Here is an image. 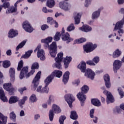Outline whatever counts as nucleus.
I'll use <instances>...</instances> for the list:
<instances>
[{
	"instance_id": "nucleus-1",
	"label": "nucleus",
	"mask_w": 124,
	"mask_h": 124,
	"mask_svg": "<svg viewBox=\"0 0 124 124\" xmlns=\"http://www.w3.org/2000/svg\"><path fill=\"white\" fill-rule=\"evenodd\" d=\"M119 13L120 14H123L124 16L121 20L118 21L115 24V23L113 24V25L115 26L113 29V31H117L119 34V36H122V34L124 32V29H123L124 25V8H120L119 10Z\"/></svg>"
},
{
	"instance_id": "nucleus-2",
	"label": "nucleus",
	"mask_w": 124,
	"mask_h": 124,
	"mask_svg": "<svg viewBox=\"0 0 124 124\" xmlns=\"http://www.w3.org/2000/svg\"><path fill=\"white\" fill-rule=\"evenodd\" d=\"M41 75V72L39 71L34 78L31 85V90L32 91H35V90H36V92L39 93H42V86H38V85H39V79H40Z\"/></svg>"
},
{
	"instance_id": "nucleus-3",
	"label": "nucleus",
	"mask_w": 124,
	"mask_h": 124,
	"mask_svg": "<svg viewBox=\"0 0 124 124\" xmlns=\"http://www.w3.org/2000/svg\"><path fill=\"white\" fill-rule=\"evenodd\" d=\"M54 113L55 114H60L62 113V109L58 105L53 104L52 107V109L49 111V118L50 122H53L54 119Z\"/></svg>"
},
{
	"instance_id": "nucleus-4",
	"label": "nucleus",
	"mask_w": 124,
	"mask_h": 124,
	"mask_svg": "<svg viewBox=\"0 0 124 124\" xmlns=\"http://www.w3.org/2000/svg\"><path fill=\"white\" fill-rule=\"evenodd\" d=\"M97 48V44H93L92 43H88L83 46L84 53H91Z\"/></svg>"
},
{
	"instance_id": "nucleus-5",
	"label": "nucleus",
	"mask_w": 124,
	"mask_h": 124,
	"mask_svg": "<svg viewBox=\"0 0 124 124\" xmlns=\"http://www.w3.org/2000/svg\"><path fill=\"white\" fill-rule=\"evenodd\" d=\"M62 57H63V53L60 52L57 55V57L55 59L56 62L53 65L58 69H62Z\"/></svg>"
},
{
	"instance_id": "nucleus-6",
	"label": "nucleus",
	"mask_w": 124,
	"mask_h": 124,
	"mask_svg": "<svg viewBox=\"0 0 124 124\" xmlns=\"http://www.w3.org/2000/svg\"><path fill=\"white\" fill-rule=\"evenodd\" d=\"M41 48V45H39L37 46V48L34 50V53H36V51H38L37 53V56L38 58H40L41 61H44L46 59L45 57V53L43 49H40Z\"/></svg>"
},
{
	"instance_id": "nucleus-7",
	"label": "nucleus",
	"mask_w": 124,
	"mask_h": 124,
	"mask_svg": "<svg viewBox=\"0 0 124 124\" xmlns=\"http://www.w3.org/2000/svg\"><path fill=\"white\" fill-rule=\"evenodd\" d=\"M64 98L66 102L69 105V107H72V103L75 101V97L72 94H66L64 96Z\"/></svg>"
},
{
	"instance_id": "nucleus-8",
	"label": "nucleus",
	"mask_w": 124,
	"mask_h": 124,
	"mask_svg": "<svg viewBox=\"0 0 124 124\" xmlns=\"http://www.w3.org/2000/svg\"><path fill=\"white\" fill-rule=\"evenodd\" d=\"M59 6L64 11H69L71 9V4L64 1L60 2Z\"/></svg>"
},
{
	"instance_id": "nucleus-9",
	"label": "nucleus",
	"mask_w": 124,
	"mask_h": 124,
	"mask_svg": "<svg viewBox=\"0 0 124 124\" xmlns=\"http://www.w3.org/2000/svg\"><path fill=\"white\" fill-rule=\"evenodd\" d=\"M64 33V29H62V38L63 41H67V43H69L71 41H73V38L70 37V35L69 33L66 32L65 34Z\"/></svg>"
},
{
	"instance_id": "nucleus-10",
	"label": "nucleus",
	"mask_w": 124,
	"mask_h": 124,
	"mask_svg": "<svg viewBox=\"0 0 124 124\" xmlns=\"http://www.w3.org/2000/svg\"><path fill=\"white\" fill-rule=\"evenodd\" d=\"M77 96L80 102L81 106L83 107L85 105V101L87 99V96L82 92H79L77 94Z\"/></svg>"
},
{
	"instance_id": "nucleus-11",
	"label": "nucleus",
	"mask_w": 124,
	"mask_h": 124,
	"mask_svg": "<svg viewBox=\"0 0 124 124\" xmlns=\"http://www.w3.org/2000/svg\"><path fill=\"white\" fill-rule=\"evenodd\" d=\"M103 93L107 95V102L108 104H109V103H113V102L115 101L114 97L111 93L108 92L107 90H104Z\"/></svg>"
},
{
	"instance_id": "nucleus-12",
	"label": "nucleus",
	"mask_w": 124,
	"mask_h": 124,
	"mask_svg": "<svg viewBox=\"0 0 124 124\" xmlns=\"http://www.w3.org/2000/svg\"><path fill=\"white\" fill-rule=\"evenodd\" d=\"M122 63L123 62L119 60H115L113 62V70L114 73H117V71H118V70H119V69H120V68H121V67H122Z\"/></svg>"
},
{
	"instance_id": "nucleus-13",
	"label": "nucleus",
	"mask_w": 124,
	"mask_h": 124,
	"mask_svg": "<svg viewBox=\"0 0 124 124\" xmlns=\"http://www.w3.org/2000/svg\"><path fill=\"white\" fill-rule=\"evenodd\" d=\"M22 27L25 31H27V32H32L33 31V28L31 27V25L28 21H24L23 23Z\"/></svg>"
},
{
	"instance_id": "nucleus-14",
	"label": "nucleus",
	"mask_w": 124,
	"mask_h": 124,
	"mask_svg": "<svg viewBox=\"0 0 124 124\" xmlns=\"http://www.w3.org/2000/svg\"><path fill=\"white\" fill-rule=\"evenodd\" d=\"M103 10V7H101L98 9V10L94 11L92 15V20H97L98 19L99 17L100 16V13L101 10Z\"/></svg>"
},
{
	"instance_id": "nucleus-15",
	"label": "nucleus",
	"mask_w": 124,
	"mask_h": 124,
	"mask_svg": "<svg viewBox=\"0 0 124 124\" xmlns=\"http://www.w3.org/2000/svg\"><path fill=\"white\" fill-rule=\"evenodd\" d=\"M85 76L88 78H90L91 80H93L95 76V73L91 69H87L85 71Z\"/></svg>"
},
{
	"instance_id": "nucleus-16",
	"label": "nucleus",
	"mask_w": 124,
	"mask_h": 124,
	"mask_svg": "<svg viewBox=\"0 0 124 124\" xmlns=\"http://www.w3.org/2000/svg\"><path fill=\"white\" fill-rule=\"evenodd\" d=\"M17 2L15 3L14 6H11L9 8L6 10V14H11L17 12Z\"/></svg>"
},
{
	"instance_id": "nucleus-17",
	"label": "nucleus",
	"mask_w": 124,
	"mask_h": 124,
	"mask_svg": "<svg viewBox=\"0 0 124 124\" xmlns=\"http://www.w3.org/2000/svg\"><path fill=\"white\" fill-rule=\"evenodd\" d=\"M105 85L107 89L111 88V82H110V76L107 74L104 76Z\"/></svg>"
},
{
	"instance_id": "nucleus-18",
	"label": "nucleus",
	"mask_w": 124,
	"mask_h": 124,
	"mask_svg": "<svg viewBox=\"0 0 124 124\" xmlns=\"http://www.w3.org/2000/svg\"><path fill=\"white\" fill-rule=\"evenodd\" d=\"M38 68V63H33L31 66V70L30 73L26 75V78H29L30 76L32 75L35 72V69Z\"/></svg>"
},
{
	"instance_id": "nucleus-19",
	"label": "nucleus",
	"mask_w": 124,
	"mask_h": 124,
	"mask_svg": "<svg viewBox=\"0 0 124 124\" xmlns=\"http://www.w3.org/2000/svg\"><path fill=\"white\" fill-rule=\"evenodd\" d=\"M3 88L9 92L10 93H13V92H14V88L11 83H5L3 85Z\"/></svg>"
},
{
	"instance_id": "nucleus-20",
	"label": "nucleus",
	"mask_w": 124,
	"mask_h": 124,
	"mask_svg": "<svg viewBox=\"0 0 124 124\" xmlns=\"http://www.w3.org/2000/svg\"><path fill=\"white\" fill-rule=\"evenodd\" d=\"M79 30L84 32H90L92 31L93 29L88 25H83L82 27L79 28Z\"/></svg>"
},
{
	"instance_id": "nucleus-21",
	"label": "nucleus",
	"mask_w": 124,
	"mask_h": 124,
	"mask_svg": "<svg viewBox=\"0 0 124 124\" xmlns=\"http://www.w3.org/2000/svg\"><path fill=\"white\" fill-rule=\"evenodd\" d=\"M8 35L9 38H14V37L18 35V31L14 29H11L9 31Z\"/></svg>"
},
{
	"instance_id": "nucleus-22",
	"label": "nucleus",
	"mask_w": 124,
	"mask_h": 124,
	"mask_svg": "<svg viewBox=\"0 0 124 124\" xmlns=\"http://www.w3.org/2000/svg\"><path fill=\"white\" fill-rule=\"evenodd\" d=\"M29 70V67H24L20 72V74L19 75V78L22 80V79H24V77H25V75L28 73V70Z\"/></svg>"
},
{
	"instance_id": "nucleus-23",
	"label": "nucleus",
	"mask_w": 124,
	"mask_h": 124,
	"mask_svg": "<svg viewBox=\"0 0 124 124\" xmlns=\"http://www.w3.org/2000/svg\"><path fill=\"white\" fill-rule=\"evenodd\" d=\"M70 73L69 71H66L63 75L62 82L64 85H66L69 80V75Z\"/></svg>"
},
{
	"instance_id": "nucleus-24",
	"label": "nucleus",
	"mask_w": 124,
	"mask_h": 124,
	"mask_svg": "<svg viewBox=\"0 0 124 124\" xmlns=\"http://www.w3.org/2000/svg\"><path fill=\"white\" fill-rule=\"evenodd\" d=\"M53 79L54 76L53 75L51 74L49 75L44 80L45 84L46 85V86H49L52 83Z\"/></svg>"
},
{
	"instance_id": "nucleus-25",
	"label": "nucleus",
	"mask_w": 124,
	"mask_h": 124,
	"mask_svg": "<svg viewBox=\"0 0 124 124\" xmlns=\"http://www.w3.org/2000/svg\"><path fill=\"white\" fill-rule=\"evenodd\" d=\"M78 68L81 70V72L83 73L86 72V68H87V65L86 62H81L78 66Z\"/></svg>"
},
{
	"instance_id": "nucleus-26",
	"label": "nucleus",
	"mask_w": 124,
	"mask_h": 124,
	"mask_svg": "<svg viewBox=\"0 0 124 124\" xmlns=\"http://www.w3.org/2000/svg\"><path fill=\"white\" fill-rule=\"evenodd\" d=\"M52 40H53V38L52 37H48L46 39H42L41 42L42 43L46 44L45 46L47 48L49 47V43H51Z\"/></svg>"
},
{
	"instance_id": "nucleus-27",
	"label": "nucleus",
	"mask_w": 124,
	"mask_h": 124,
	"mask_svg": "<svg viewBox=\"0 0 124 124\" xmlns=\"http://www.w3.org/2000/svg\"><path fill=\"white\" fill-rule=\"evenodd\" d=\"M0 98L3 102H7V98L5 96L4 91L1 87H0Z\"/></svg>"
},
{
	"instance_id": "nucleus-28",
	"label": "nucleus",
	"mask_w": 124,
	"mask_h": 124,
	"mask_svg": "<svg viewBox=\"0 0 124 124\" xmlns=\"http://www.w3.org/2000/svg\"><path fill=\"white\" fill-rule=\"evenodd\" d=\"M72 60V58H71L70 56H67L64 58L63 62L65 68H67V67H68L69 63H70Z\"/></svg>"
},
{
	"instance_id": "nucleus-29",
	"label": "nucleus",
	"mask_w": 124,
	"mask_h": 124,
	"mask_svg": "<svg viewBox=\"0 0 124 124\" xmlns=\"http://www.w3.org/2000/svg\"><path fill=\"white\" fill-rule=\"evenodd\" d=\"M81 17H82V13H78L75 15L74 19L76 25H78V24H80V19H81Z\"/></svg>"
},
{
	"instance_id": "nucleus-30",
	"label": "nucleus",
	"mask_w": 124,
	"mask_h": 124,
	"mask_svg": "<svg viewBox=\"0 0 124 124\" xmlns=\"http://www.w3.org/2000/svg\"><path fill=\"white\" fill-rule=\"evenodd\" d=\"M28 96H25L23 97V98L21 99H20L18 101V105L21 107V108H23L24 107V104L26 103V102L28 100Z\"/></svg>"
},
{
	"instance_id": "nucleus-31",
	"label": "nucleus",
	"mask_w": 124,
	"mask_h": 124,
	"mask_svg": "<svg viewBox=\"0 0 124 124\" xmlns=\"http://www.w3.org/2000/svg\"><path fill=\"white\" fill-rule=\"evenodd\" d=\"M28 96H25L23 97V98L21 99H20L18 101V105L21 107V108H23L24 107V104L26 103V102L28 100Z\"/></svg>"
},
{
	"instance_id": "nucleus-32",
	"label": "nucleus",
	"mask_w": 124,
	"mask_h": 124,
	"mask_svg": "<svg viewBox=\"0 0 124 124\" xmlns=\"http://www.w3.org/2000/svg\"><path fill=\"white\" fill-rule=\"evenodd\" d=\"M28 96H25L23 97V98L21 99H20L18 101V105L21 107V108H23L24 107V104L26 103V102L28 100Z\"/></svg>"
},
{
	"instance_id": "nucleus-33",
	"label": "nucleus",
	"mask_w": 124,
	"mask_h": 124,
	"mask_svg": "<svg viewBox=\"0 0 124 124\" xmlns=\"http://www.w3.org/2000/svg\"><path fill=\"white\" fill-rule=\"evenodd\" d=\"M122 55V51L119 49H116L112 53L113 59H118Z\"/></svg>"
},
{
	"instance_id": "nucleus-34",
	"label": "nucleus",
	"mask_w": 124,
	"mask_h": 124,
	"mask_svg": "<svg viewBox=\"0 0 124 124\" xmlns=\"http://www.w3.org/2000/svg\"><path fill=\"white\" fill-rule=\"evenodd\" d=\"M7 123V116L3 115L0 112V124H6Z\"/></svg>"
},
{
	"instance_id": "nucleus-35",
	"label": "nucleus",
	"mask_w": 124,
	"mask_h": 124,
	"mask_svg": "<svg viewBox=\"0 0 124 124\" xmlns=\"http://www.w3.org/2000/svg\"><path fill=\"white\" fill-rule=\"evenodd\" d=\"M51 75L53 76L54 78H55V76L57 78H61L62 75V72L60 70H55L52 73Z\"/></svg>"
},
{
	"instance_id": "nucleus-36",
	"label": "nucleus",
	"mask_w": 124,
	"mask_h": 124,
	"mask_svg": "<svg viewBox=\"0 0 124 124\" xmlns=\"http://www.w3.org/2000/svg\"><path fill=\"white\" fill-rule=\"evenodd\" d=\"M91 103L94 106H96V107H99L101 106V102L98 99H92L91 100Z\"/></svg>"
},
{
	"instance_id": "nucleus-37",
	"label": "nucleus",
	"mask_w": 124,
	"mask_h": 124,
	"mask_svg": "<svg viewBox=\"0 0 124 124\" xmlns=\"http://www.w3.org/2000/svg\"><path fill=\"white\" fill-rule=\"evenodd\" d=\"M9 75L11 77V80L14 81L15 80V69L11 68L9 70Z\"/></svg>"
},
{
	"instance_id": "nucleus-38",
	"label": "nucleus",
	"mask_w": 124,
	"mask_h": 124,
	"mask_svg": "<svg viewBox=\"0 0 124 124\" xmlns=\"http://www.w3.org/2000/svg\"><path fill=\"white\" fill-rule=\"evenodd\" d=\"M49 48V51H55L58 50L57 49V43L56 42H53L52 43L48 46H47Z\"/></svg>"
},
{
	"instance_id": "nucleus-39",
	"label": "nucleus",
	"mask_w": 124,
	"mask_h": 124,
	"mask_svg": "<svg viewBox=\"0 0 124 124\" xmlns=\"http://www.w3.org/2000/svg\"><path fill=\"white\" fill-rule=\"evenodd\" d=\"M17 101H19V98L17 96H12L10 98L9 100V103L12 104L13 103H16Z\"/></svg>"
},
{
	"instance_id": "nucleus-40",
	"label": "nucleus",
	"mask_w": 124,
	"mask_h": 124,
	"mask_svg": "<svg viewBox=\"0 0 124 124\" xmlns=\"http://www.w3.org/2000/svg\"><path fill=\"white\" fill-rule=\"evenodd\" d=\"M70 118H71L72 120H77V119H78V115L77 114V112H76V111L73 110L71 111V115L70 116Z\"/></svg>"
},
{
	"instance_id": "nucleus-41",
	"label": "nucleus",
	"mask_w": 124,
	"mask_h": 124,
	"mask_svg": "<svg viewBox=\"0 0 124 124\" xmlns=\"http://www.w3.org/2000/svg\"><path fill=\"white\" fill-rule=\"evenodd\" d=\"M62 35V32H57L54 37V40L55 41H59L61 39V36Z\"/></svg>"
},
{
	"instance_id": "nucleus-42",
	"label": "nucleus",
	"mask_w": 124,
	"mask_h": 124,
	"mask_svg": "<svg viewBox=\"0 0 124 124\" xmlns=\"http://www.w3.org/2000/svg\"><path fill=\"white\" fill-rule=\"evenodd\" d=\"M46 5L49 8H52L55 6V0H47L46 1Z\"/></svg>"
},
{
	"instance_id": "nucleus-43",
	"label": "nucleus",
	"mask_w": 124,
	"mask_h": 124,
	"mask_svg": "<svg viewBox=\"0 0 124 124\" xmlns=\"http://www.w3.org/2000/svg\"><path fill=\"white\" fill-rule=\"evenodd\" d=\"M32 53V50H29L26 52L25 55H23L21 58L22 59H29V57L31 56V53Z\"/></svg>"
},
{
	"instance_id": "nucleus-44",
	"label": "nucleus",
	"mask_w": 124,
	"mask_h": 124,
	"mask_svg": "<svg viewBox=\"0 0 124 124\" xmlns=\"http://www.w3.org/2000/svg\"><path fill=\"white\" fill-rule=\"evenodd\" d=\"M89 90H90V88H89V86L87 85H84L82 88H81V92L82 93H87L89 92Z\"/></svg>"
},
{
	"instance_id": "nucleus-45",
	"label": "nucleus",
	"mask_w": 124,
	"mask_h": 124,
	"mask_svg": "<svg viewBox=\"0 0 124 124\" xmlns=\"http://www.w3.org/2000/svg\"><path fill=\"white\" fill-rule=\"evenodd\" d=\"M26 42H27L26 41H23L20 43L16 48V51H18V50H19V49H21V48H23V47H24L26 45Z\"/></svg>"
},
{
	"instance_id": "nucleus-46",
	"label": "nucleus",
	"mask_w": 124,
	"mask_h": 124,
	"mask_svg": "<svg viewBox=\"0 0 124 124\" xmlns=\"http://www.w3.org/2000/svg\"><path fill=\"white\" fill-rule=\"evenodd\" d=\"M49 93V87L48 85H45V87L42 88V93Z\"/></svg>"
},
{
	"instance_id": "nucleus-47",
	"label": "nucleus",
	"mask_w": 124,
	"mask_h": 124,
	"mask_svg": "<svg viewBox=\"0 0 124 124\" xmlns=\"http://www.w3.org/2000/svg\"><path fill=\"white\" fill-rule=\"evenodd\" d=\"M2 8H3L4 9H7L10 7V3L8 1H4L2 5Z\"/></svg>"
},
{
	"instance_id": "nucleus-48",
	"label": "nucleus",
	"mask_w": 124,
	"mask_h": 124,
	"mask_svg": "<svg viewBox=\"0 0 124 124\" xmlns=\"http://www.w3.org/2000/svg\"><path fill=\"white\" fill-rule=\"evenodd\" d=\"M30 100L32 103L36 102V101L37 100L36 99V95H35V94H32L30 97Z\"/></svg>"
},
{
	"instance_id": "nucleus-49",
	"label": "nucleus",
	"mask_w": 124,
	"mask_h": 124,
	"mask_svg": "<svg viewBox=\"0 0 124 124\" xmlns=\"http://www.w3.org/2000/svg\"><path fill=\"white\" fill-rule=\"evenodd\" d=\"M55 101V97L53 95H50L49 96V99L47 101V104L51 105V103H53Z\"/></svg>"
},
{
	"instance_id": "nucleus-50",
	"label": "nucleus",
	"mask_w": 124,
	"mask_h": 124,
	"mask_svg": "<svg viewBox=\"0 0 124 124\" xmlns=\"http://www.w3.org/2000/svg\"><path fill=\"white\" fill-rule=\"evenodd\" d=\"M23 66H24V62H23L22 60H21L18 63L17 68V70L18 71H20V70L22 69V67H23Z\"/></svg>"
},
{
	"instance_id": "nucleus-51",
	"label": "nucleus",
	"mask_w": 124,
	"mask_h": 124,
	"mask_svg": "<svg viewBox=\"0 0 124 124\" xmlns=\"http://www.w3.org/2000/svg\"><path fill=\"white\" fill-rule=\"evenodd\" d=\"M87 41V39L85 38H81L76 40V43L78 44H80L83 43V42H86Z\"/></svg>"
},
{
	"instance_id": "nucleus-52",
	"label": "nucleus",
	"mask_w": 124,
	"mask_h": 124,
	"mask_svg": "<svg viewBox=\"0 0 124 124\" xmlns=\"http://www.w3.org/2000/svg\"><path fill=\"white\" fill-rule=\"evenodd\" d=\"M74 30H75V27L74 26V24H71L67 28V31H74Z\"/></svg>"
},
{
	"instance_id": "nucleus-53",
	"label": "nucleus",
	"mask_w": 124,
	"mask_h": 124,
	"mask_svg": "<svg viewBox=\"0 0 124 124\" xmlns=\"http://www.w3.org/2000/svg\"><path fill=\"white\" fill-rule=\"evenodd\" d=\"M3 66L4 68H7L10 66V62L9 61H5L3 62Z\"/></svg>"
},
{
	"instance_id": "nucleus-54",
	"label": "nucleus",
	"mask_w": 124,
	"mask_h": 124,
	"mask_svg": "<svg viewBox=\"0 0 124 124\" xmlns=\"http://www.w3.org/2000/svg\"><path fill=\"white\" fill-rule=\"evenodd\" d=\"M10 118L12 121H15L16 120V114L14 111H12L10 113Z\"/></svg>"
},
{
	"instance_id": "nucleus-55",
	"label": "nucleus",
	"mask_w": 124,
	"mask_h": 124,
	"mask_svg": "<svg viewBox=\"0 0 124 124\" xmlns=\"http://www.w3.org/2000/svg\"><path fill=\"white\" fill-rule=\"evenodd\" d=\"M66 119V117L65 116H61L59 118V122L60 123V124H63V123H64V121Z\"/></svg>"
},
{
	"instance_id": "nucleus-56",
	"label": "nucleus",
	"mask_w": 124,
	"mask_h": 124,
	"mask_svg": "<svg viewBox=\"0 0 124 124\" xmlns=\"http://www.w3.org/2000/svg\"><path fill=\"white\" fill-rule=\"evenodd\" d=\"M49 53L51 58H55L58 53V50H49Z\"/></svg>"
},
{
	"instance_id": "nucleus-57",
	"label": "nucleus",
	"mask_w": 124,
	"mask_h": 124,
	"mask_svg": "<svg viewBox=\"0 0 124 124\" xmlns=\"http://www.w3.org/2000/svg\"><path fill=\"white\" fill-rule=\"evenodd\" d=\"M122 109L121 108V107H116L113 109V111L114 112V113H117L118 114H120V113L122 112Z\"/></svg>"
},
{
	"instance_id": "nucleus-58",
	"label": "nucleus",
	"mask_w": 124,
	"mask_h": 124,
	"mask_svg": "<svg viewBox=\"0 0 124 124\" xmlns=\"http://www.w3.org/2000/svg\"><path fill=\"white\" fill-rule=\"evenodd\" d=\"M118 93L121 96V98H123V97H124V91H123V90H122V88H118Z\"/></svg>"
},
{
	"instance_id": "nucleus-59",
	"label": "nucleus",
	"mask_w": 124,
	"mask_h": 124,
	"mask_svg": "<svg viewBox=\"0 0 124 124\" xmlns=\"http://www.w3.org/2000/svg\"><path fill=\"white\" fill-rule=\"evenodd\" d=\"M54 19L51 17H48L47 18V23L50 24V25H53V22H54Z\"/></svg>"
},
{
	"instance_id": "nucleus-60",
	"label": "nucleus",
	"mask_w": 124,
	"mask_h": 124,
	"mask_svg": "<svg viewBox=\"0 0 124 124\" xmlns=\"http://www.w3.org/2000/svg\"><path fill=\"white\" fill-rule=\"evenodd\" d=\"M91 2H92V0H85L84 6L85 7H89L91 5Z\"/></svg>"
},
{
	"instance_id": "nucleus-61",
	"label": "nucleus",
	"mask_w": 124,
	"mask_h": 124,
	"mask_svg": "<svg viewBox=\"0 0 124 124\" xmlns=\"http://www.w3.org/2000/svg\"><path fill=\"white\" fill-rule=\"evenodd\" d=\"M95 110V109L94 108H92L90 110V118H93V116H94L93 115V114H94Z\"/></svg>"
},
{
	"instance_id": "nucleus-62",
	"label": "nucleus",
	"mask_w": 124,
	"mask_h": 124,
	"mask_svg": "<svg viewBox=\"0 0 124 124\" xmlns=\"http://www.w3.org/2000/svg\"><path fill=\"white\" fill-rule=\"evenodd\" d=\"M93 61L95 63H98L99 62V57L98 56H95L93 58Z\"/></svg>"
},
{
	"instance_id": "nucleus-63",
	"label": "nucleus",
	"mask_w": 124,
	"mask_h": 124,
	"mask_svg": "<svg viewBox=\"0 0 124 124\" xmlns=\"http://www.w3.org/2000/svg\"><path fill=\"white\" fill-rule=\"evenodd\" d=\"M72 84L74 86H78L80 84V80L79 79H76L72 82Z\"/></svg>"
},
{
	"instance_id": "nucleus-64",
	"label": "nucleus",
	"mask_w": 124,
	"mask_h": 124,
	"mask_svg": "<svg viewBox=\"0 0 124 124\" xmlns=\"http://www.w3.org/2000/svg\"><path fill=\"white\" fill-rule=\"evenodd\" d=\"M87 64H89V65H95V63H94V62H93V61H88L86 62Z\"/></svg>"
}]
</instances>
